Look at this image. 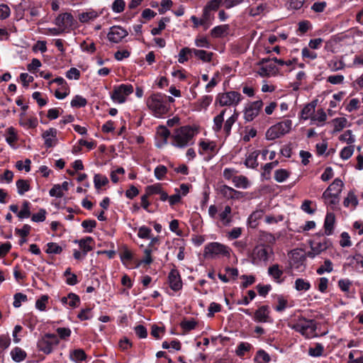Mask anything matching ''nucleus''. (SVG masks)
Instances as JSON below:
<instances>
[{"label":"nucleus","instance_id":"11","mask_svg":"<svg viewBox=\"0 0 363 363\" xmlns=\"http://www.w3.org/2000/svg\"><path fill=\"white\" fill-rule=\"evenodd\" d=\"M331 245L328 240H325L323 242H311V250L306 253V255L310 258H315L317 255H320L322 252L326 250Z\"/></svg>","mask_w":363,"mask_h":363},{"label":"nucleus","instance_id":"53","mask_svg":"<svg viewBox=\"0 0 363 363\" xmlns=\"http://www.w3.org/2000/svg\"><path fill=\"white\" fill-rule=\"evenodd\" d=\"M222 3L223 4V0H211L207 3L204 9L214 13Z\"/></svg>","mask_w":363,"mask_h":363},{"label":"nucleus","instance_id":"29","mask_svg":"<svg viewBox=\"0 0 363 363\" xmlns=\"http://www.w3.org/2000/svg\"><path fill=\"white\" fill-rule=\"evenodd\" d=\"M315 104L314 102L306 104L302 109L301 116L303 119L311 118L315 112Z\"/></svg>","mask_w":363,"mask_h":363},{"label":"nucleus","instance_id":"40","mask_svg":"<svg viewBox=\"0 0 363 363\" xmlns=\"http://www.w3.org/2000/svg\"><path fill=\"white\" fill-rule=\"evenodd\" d=\"M108 180L106 176L96 174L94 177V186L96 189H100L101 186H105L108 184Z\"/></svg>","mask_w":363,"mask_h":363},{"label":"nucleus","instance_id":"43","mask_svg":"<svg viewBox=\"0 0 363 363\" xmlns=\"http://www.w3.org/2000/svg\"><path fill=\"white\" fill-rule=\"evenodd\" d=\"M266 9V4H259L252 6L249 9V14L252 16H256L263 13Z\"/></svg>","mask_w":363,"mask_h":363},{"label":"nucleus","instance_id":"16","mask_svg":"<svg viewBox=\"0 0 363 363\" xmlns=\"http://www.w3.org/2000/svg\"><path fill=\"white\" fill-rule=\"evenodd\" d=\"M57 131L55 128H50L43 133V138L45 139V145L47 147H52L55 145L57 142Z\"/></svg>","mask_w":363,"mask_h":363},{"label":"nucleus","instance_id":"45","mask_svg":"<svg viewBox=\"0 0 363 363\" xmlns=\"http://www.w3.org/2000/svg\"><path fill=\"white\" fill-rule=\"evenodd\" d=\"M283 135L288 133L292 126V121L289 119L284 120L276 124Z\"/></svg>","mask_w":363,"mask_h":363},{"label":"nucleus","instance_id":"47","mask_svg":"<svg viewBox=\"0 0 363 363\" xmlns=\"http://www.w3.org/2000/svg\"><path fill=\"white\" fill-rule=\"evenodd\" d=\"M167 173V168L162 164L157 166L154 170V175L158 180H162Z\"/></svg>","mask_w":363,"mask_h":363},{"label":"nucleus","instance_id":"2","mask_svg":"<svg viewBox=\"0 0 363 363\" xmlns=\"http://www.w3.org/2000/svg\"><path fill=\"white\" fill-rule=\"evenodd\" d=\"M194 130L190 126H182L175 130L172 135V145L184 148L194 143Z\"/></svg>","mask_w":363,"mask_h":363},{"label":"nucleus","instance_id":"46","mask_svg":"<svg viewBox=\"0 0 363 363\" xmlns=\"http://www.w3.org/2000/svg\"><path fill=\"white\" fill-rule=\"evenodd\" d=\"M201 150H199L200 154H203V152H214L216 150V145L213 142H205L201 141L199 143Z\"/></svg>","mask_w":363,"mask_h":363},{"label":"nucleus","instance_id":"37","mask_svg":"<svg viewBox=\"0 0 363 363\" xmlns=\"http://www.w3.org/2000/svg\"><path fill=\"white\" fill-rule=\"evenodd\" d=\"M192 55V48H182L178 55V61L179 63H184L189 60V56Z\"/></svg>","mask_w":363,"mask_h":363},{"label":"nucleus","instance_id":"26","mask_svg":"<svg viewBox=\"0 0 363 363\" xmlns=\"http://www.w3.org/2000/svg\"><path fill=\"white\" fill-rule=\"evenodd\" d=\"M233 183L235 187L243 189H247L250 184L248 179L243 175L233 177Z\"/></svg>","mask_w":363,"mask_h":363},{"label":"nucleus","instance_id":"55","mask_svg":"<svg viewBox=\"0 0 363 363\" xmlns=\"http://www.w3.org/2000/svg\"><path fill=\"white\" fill-rule=\"evenodd\" d=\"M322 198L324 200L325 203L331 206L332 208L339 203V196L333 194L329 193L328 196H322Z\"/></svg>","mask_w":363,"mask_h":363},{"label":"nucleus","instance_id":"38","mask_svg":"<svg viewBox=\"0 0 363 363\" xmlns=\"http://www.w3.org/2000/svg\"><path fill=\"white\" fill-rule=\"evenodd\" d=\"M162 189V184L157 183L152 185L147 186L145 189V194L150 196L154 194H159Z\"/></svg>","mask_w":363,"mask_h":363},{"label":"nucleus","instance_id":"25","mask_svg":"<svg viewBox=\"0 0 363 363\" xmlns=\"http://www.w3.org/2000/svg\"><path fill=\"white\" fill-rule=\"evenodd\" d=\"M192 54L204 62H211L213 56V52L194 48H192Z\"/></svg>","mask_w":363,"mask_h":363},{"label":"nucleus","instance_id":"1","mask_svg":"<svg viewBox=\"0 0 363 363\" xmlns=\"http://www.w3.org/2000/svg\"><path fill=\"white\" fill-rule=\"evenodd\" d=\"M289 327L296 332L301 333L307 339H311L317 335V324L314 320L307 319L303 316H298L289 324Z\"/></svg>","mask_w":363,"mask_h":363},{"label":"nucleus","instance_id":"15","mask_svg":"<svg viewBox=\"0 0 363 363\" xmlns=\"http://www.w3.org/2000/svg\"><path fill=\"white\" fill-rule=\"evenodd\" d=\"M168 279L169 286L173 291H177L182 289V282L179 273L177 270L172 269L169 274Z\"/></svg>","mask_w":363,"mask_h":363},{"label":"nucleus","instance_id":"34","mask_svg":"<svg viewBox=\"0 0 363 363\" xmlns=\"http://www.w3.org/2000/svg\"><path fill=\"white\" fill-rule=\"evenodd\" d=\"M271 358L269 355L263 350H259L254 358L255 363H268Z\"/></svg>","mask_w":363,"mask_h":363},{"label":"nucleus","instance_id":"23","mask_svg":"<svg viewBox=\"0 0 363 363\" xmlns=\"http://www.w3.org/2000/svg\"><path fill=\"white\" fill-rule=\"evenodd\" d=\"M231 211V207L230 206H225L223 211L218 215L220 220L225 226L229 225L232 222Z\"/></svg>","mask_w":363,"mask_h":363},{"label":"nucleus","instance_id":"52","mask_svg":"<svg viewBox=\"0 0 363 363\" xmlns=\"http://www.w3.org/2000/svg\"><path fill=\"white\" fill-rule=\"evenodd\" d=\"M301 57L303 60L308 59L311 60H314L318 57V54L311 50V48L305 47L301 50Z\"/></svg>","mask_w":363,"mask_h":363},{"label":"nucleus","instance_id":"27","mask_svg":"<svg viewBox=\"0 0 363 363\" xmlns=\"http://www.w3.org/2000/svg\"><path fill=\"white\" fill-rule=\"evenodd\" d=\"M19 123L22 126L28 128H35L38 125V119L35 117L27 118H26L25 114L22 113L21 114Z\"/></svg>","mask_w":363,"mask_h":363},{"label":"nucleus","instance_id":"7","mask_svg":"<svg viewBox=\"0 0 363 363\" xmlns=\"http://www.w3.org/2000/svg\"><path fill=\"white\" fill-rule=\"evenodd\" d=\"M241 94L235 91H230L218 94L216 103L220 106H236L241 101Z\"/></svg>","mask_w":363,"mask_h":363},{"label":"nucleus","instance_id":"19","mask_svg":"<svg viewBox=\"0 0 363 363\" xmlns=\"http://www.w3.org/2000/svg\"><path fill=\"white\" fill-rule=\"evenodd\" d=\"M283 274V270L277 264H273L268 268V274L278 284H281L284 281V279L281 278Z\"/></svg>","mask_w":363,"mask_h":363},{"label":"nucleus","instance_id":"63","mask_svg":"<svg viewBox=\"0 0 363 363\" xmlns=\"http://www.w3.org/2000/svg\"><path fill=\"white\" fill-rule=\"evenodd\" d=\"M157 133V135L161 138L162 143L164 144L167 143V138L170 135L169 130L166 127L161 126L158 128Z\"/></svg>","mask_w":363,"mask_h":363},{"label":"nucleus","instance_id":"58","mask_svg":"<svg viewBox=\"0 0 363 363\" xmlns=\"http://www.w3.org/2000/svg\"><path fill=\"white\" fill-rule=\"evenodd\" d=\"M328 67L332 72H336L343 69L345 67L344 62L341 60H330L328 63Z\"/></svg>","mask_w":363,"mask_h":363},{"label":"nucleus","instance_id":"22","mask_svg":"<svg viewBox=\"0 0 363 363\" xmlns=\"http://www.w3.org/2000/svg\"><path fill=\"white\" fill-rule=\"evenodd\" d=\"M335 221V214L331 212L327 213L324 222L325 233L327 235H330L333 233Z\"/></svg>","mask_w":363,"mask_h":363},{"label":"nucleus","instance_id":"32","mask_svg":"<svg viewBox=\"0 0 363 363\" xmlns=\"http://www.w3.org/2000/svg\"><path fill=\"white\" fill-rule=\"evenodd\" d=\"M11 355L13 360H14L16 362H20L26 358V353L21 348L15 347L11 350Z\"/></svg>","mask_w":363,"mask_h":363},{"label":"nucleus","instance_id":"17","mask_svg":"<svg viewBox=\"0 0 363 363\" xmlns=\"http://www.w3.org/2000/svg\"><path fill=\"white\" fill-rule=\"evenodd\" d=\"M343 186V182L340 179H335L333 182L323 192V197L328 196L329 193L340 196Z\"/></svg>","mask_w":363,"mask_h":363},{"label":"nucleus","instance_id":"36","mask_svg":"<svg viewBox=\"0 0 363 363\" xmlns=\"http://www.w3.org/2000/svg\"><path fill=\"white\" fill-rule=\"evenodd\" d=\"M220 192L224 196L228 199H235V194H241V191H236L227 185L221 186Z\"/></svg>","mask_w":363,"mask_h":363},{"label":"nucleus","instance_id":"39","mask_svg":"<svg viewBox=\"0 0 363 363\" xmlns=\"http://www.w3.org/2000/svg\"><path fill=\"white\" fill-rule=\"evenodd\" d=\"M324 347L320 343H316L315 347H309L308 354L311 357H318L323 355Z\"/></svg>","mask_w":363,"mask_h":363},{"label":"nucleus","instance_id":"28","mask_svg":"<svg viewBox=\"0 0 363 363\" xmlns=\"http://www.w3.org/2000/svg\"><path fill=\"white\" fill-rule=\"evenodd\" d=\"M229 30V26L227 24L220 25L214 27L211 31V34L213 38H220L228 34Z\"/></svg>","mask_w":363,"mask_h":363},{"label":"nucleus","instance_id":"41","mask_svg":"<svg viewBox=\"0 0 363 363\" xmlns=\"http://www.w3.org/2000/svg\"><path fill=\"white\" fill-rule=\"evenodd\" d=\"M169 21L170 19L167 17L161 18V20L159 21L158 26L151 30V34L152 35H160L162 30L165 28L166 23L169 22Z\"/></svg>","mask_w":363,"mask_h":363},{"label":"nucleus","instance_id":"31","mask_svg":"<svg viewBox=\"0 0 363 363\" xmlns=\"http://www.w3.org/2000/svg\"><path fill=\"white\" fill-rule=\"evenodd\" d=\"M201 18L204 23V30H207L212 25L213 20L214 19V13L203 8Z\"/></svg>","mask_w":363,"mask_h":363},{"label":"nucleus","instance_id":"6","mask_svg":"<svg viewBox=\"0 0 363 363\" xmlns=\"http://www.w3.org/2000/svg\"><path fill=\"white\" fill-rule=\"evenodd\" d=\"M59 342V338L56 335L46 333L38 340L37 346L40 351L48 354L52 352L53 347L57 345Z\"/></svg>","mask_w":363,"mask_h":363},{"label":"nucleus","instance_id":"57","mask_svg":"<svg viewBox=\"0 0 363 363\" xmlns=\"http://www.w3.org/2000/svg\"><path fill=\"white\" fill-rule=\"evenodd\" d=\"M62 247L55 242H49L47 244V249L45 252L48 254H55L57 255L62 252Z\"/></svg>","mask_w":363,"mask_h":363},{"label":"nucleus","instance_id":"59","mask_svg":"<svg viewBox=\"0 0 363 363\" xmlns=\"http://www.w3.org/2000/svg\"><path fill=\"white\" fill-rule=\"evenodd\" d=\"M77 317L81 320H90L93 317L91 308H86L81 310V311L79 313Z\"/></svg>","mask_w":363,"mask_h":363},{"label":"nucleus","instance_id":"3","mask_svg":"<svg viewBox=\"0 0 363 363\" xmlns=\"http://www.w3.org/2000/svg\"><path fill=\"white\" fill-rule=\"evenodd\" d=\"M225 111L226 109H223L219 114L214 117L212 128L216 133L221 132L223 130L225 135L228 136L230 134L232 126L238 118L239 114L235 111L234 113L224 123V115Z\"/></svg>","mask_w":363,"mask_h":363},{"label":"nucleus","instance_id":"4","mask_svg":"<svg viewBox=\"0 0 363 363\" xmlns=\"http://www.w3.org/2000/svg\"><path fill=\"white\" fill-rule=\"evenodd\" d=\"M166 101L167 96L164 94H155L148 98L147 105L155 116L160 117L168 112Z\"/></svg>","mask_w":363,"mask_h":363},{"label":"nucleus","instance_id":"30","mask_svg":"<svg viewBox=\"0 0 363 363\" xmlns=\"http://www.w3.org/2000/svg\"><path fill=\"white\" fill-rule=\"evenodd\" d=\"M284 135L278 126L275 124L270 127L266 133V138L269 140H273Z\"/></svg>","mask_w":363,"mask_h":363},{"label":"nucleus","instance_id":"8","mask_svg":"<svg viewBox=\"0 0 363 363\" xmlns=\"http://www.w3.org/2000/svg\"><path fill=\"white\" fill-rule=\"evenodd\" d=\"M272 255V250L269 247L257 246L252 254V263L259 265L262 262H267Z\"/></svg>","mask_w":363,"mask_h":363},{"label":"nucleus","instance_id":"51","mask_svg":"<svg viewBox=\"0 0 363 363\" xmlns=\"http://www.w3.org/2000/svg\"><path fill=\"white\" fill-rule=\"evenodd\" d=\"M16 186L18 189V193L20 195L24 194L26 191L30 189V185L26 180L19 179L16 182Z\"/></svg>","mask_w":363,"mask_h":363},{"label":"nucleus","instance_id":"24","mask_svg":"<svg viewBox=\"0 0 363 363\" xmlns=\"http://www.w3.org/2000/svg\"><path fill=\"white\" fill-rule=\"evenodd\" d=\"M264 212L262 210H256L252 212L247 219V223L252 228H255L258 225V220L262 218Z\"/></svg>","mask_w":363,"mask_h":363},{"label":"nucleus","instance_id":"35","mask_svg":"<svg viewBox=\"0 0 363 363\" xmlns=\"http://www.w3.org/2000/svg\"><path fill=\"white\" fill-rule=\"evenodd\" d=\"M70 359L76 362H80L86 359V354L83 350L77 349L70 352Z\"/></svg>","mask_w":363,"mask_h":363},{"label":"nucleus","instance_id":"44","mask_svg":"<svg viewBox=\"0 0 363 363\" xmlns=\"http://www.w3.org/2000/svg\"><path fill=\"white\" fill-rule=\"evenodd\" d=\"M289 172L284 169H277L274 172V179L279 183L284 182L289 177Z\"/></svg>","mask_w":363,"mask_h":363},{"label":"nucleus","instance_id":"9","mask_svg":"<svg viewBox=\"0 0 363 363\" xmlns=\"http://www.w3.org/2000/svg\"><path fill=\"white\" fill-rule=\"evenodd\" d=\"M133 91V87L131 84H121L114 87L111 96L113 101L122 104Z\"/></svg>","mask_w":363,"mask_h":363},{"label":"nucleus","instance_id":"10","mask_svg":"<svg viewBox=\"0 0 363 363\" xmlns=\"http://www.w3.org/2000/svg\"><path fill=\"white\" fill-rule=\"evenodd\" d=\"M74 19L69 13L59 14L55 20V24L62 28L64 32L68 31L74 26Z\"/></svg>","mask_w":363,"mask_h":363},{"label":"nucleus","instance_id":"14","mask_svg":"<svg viewBox=\"0 0 363 363\" xmlns=\"http://www.w3.org/2000/svg\"><path fill=\"white\" fill-rule=\"evenodd\" d=\"M253 319L257 323H272V320L269 316V310L268 306H262L256 310Z\"/></svg>","mask_w":363,"mask_h":363},{"label":"nucleus","instance_id":"18","mask_svg":"<svg viewBox=\"0 0 363 363\" xmlns=\"http://www.w3.org/2000/svg\"><path fill=\"white\" fill-rule=\"evenodd\" d=\"M278 72V69L274 62H271L259 67L257 73L262 77L274 76Z\"/></svg>","mask_w":363,"mask_h":363},{"label":"nucleus","instance_id":"33","mask_svg":"<svg viewBox=\"0 0 363 363\" xmlns=\"http://www.w3.org/2000/svg\"><path fill=\"white\" fill-rule=\"evenodd\" d=\"M30 203L28 201H24L22 204V208L18 213V217L20 219L28 218L30 216Z\"/></svg>","mask_w":363,"mask_h":363},{"label":"nucleus","instance_id":"13","mask_svg":"<svg viewBox=\"0 0 363 363\" xmlns=\"http://www.w3.org/2000/svg\"><path fill=\"white\" fill-rule=\"evenodd\" d=\"M128 33V31L121 26H113L111 28L107 37L109 41L118 43L127 36Z\"/></svg>","mask_w":363,"mask_h":363},{"label":"nucleus","instance_id":"60","mask_svg":"<svg viewBox=\"0 0 363 363\" xmlns=\"http://www.w3.org/2000/svg\"><path fill=\"white\" fill-rule=\"evenodd\" d=\"M327 119V115L323 109H318L316 114L311 117L312 121H318L319 123H324Z\"/></svg>","mask_w":363,"mask_h":363},{"label":"nucleus","instance_id":"50","mask_svg":"<svg viewBox=\"0 0 363 363\" xmlns=\"http://www.w3.org/2000/svg\"><path fill=\"white\" fill-rule=\"evenodd\" d=\"M333 123H334V130L339 132L347 125V120L343 117L336 118L333 120Z\"/></svg>","mask_w":363,"mask_h":363},{"label":"nucleus","instance_id":"62","mask_svg":"<svg viewBox=\"0 0 363 363\" xmlns=\"http://www.w3.org/2000/svg\"><path fill=\"white\" fill-rule=\"evenodd\" d=\"M251 347L250 344L247 342H241L238 345L236 349V354L239 357L243 356L247 351H248Z\"/></svg>","mask_w":363,"mask_h":363},{"label":"nucleus","instance_id":"49","mask_svg":"<svg viewBox=\"0 0 363 363\" xmlns=\"http://www.w3.org/2000/svg\"><path fill=\"white\" fill-rule=\"evenodd\" d=\"M343 203L345 207L351 206L352 208H355L358 204V200L353 193L350 192Z\"/></svg>","mask_w":363,"mask_h":363},{"label":"nucleus","instance_id":"64","mask_svg":"<svg viewBox=\"0 0 363 363\" xmlns=\"http://www.w3.org/2000/svg\"><path fill=\"white\" fill-rule=\"evenodd\" d=\"M340 140L346 142L347 144H352L355 141V138L350 130H347L344 134L341 135Z\"/></svg>","mask_w":363,"mask_h":363},{"label":"nucleus","instance_id":"42","mask_svg":"<svg viewBox=\"0 0 363 363\" xmlns=\"http://www.w3.org/2000/svg\"><path fill=\"white\" fill-rule=\"evenodd\" d=\"M310 288L311 284L309 283V281L301 278L296 279L295 289L297 291H308L309 290Z\"/></svg>","mask_w":363,"mask_h":363},{"label":"nucleus","instance_id":"61","mask_svg":"<svg viewBox=\"0 0 363 363\" xmlns=\"http://www.w3.org/2000/svg\"><path fill=\"white\" fill-rule=\"evenodd\" d=\"M354 152V146L350 145L345 147L340 153V157L344 160H348Z\"/></svg>","mask_w":363,"mask_h":363},{"label":"nucleus","instance_id":"21","mask_svg":"<svg viewBox=\"0 0 363 363\" xmlns=\"http://www.w3.org/2000/svg\"><path fill=\"white\" fill-rule=\"evenodd\" d=\"M259 155V151L255 150L253 152H250L245 159L244 162L245 165L247 168L255 169L258 166L257 157Z\"/></svg>","mask_w":363,"mask_h":363},{"label":"nucleus","instance_id":"48","mask_svg":"<svg viewBox=\"0 0 363 363\" xmlns=\"http://www.w3.org/2000/svg\"><path fill=\"white\" fill-rule=\"evenodd\" d=\"M333 263L330 259H325L324 264L319 267L316 271L317 274L321 275L325 272L330 273L333 271Z\"/></svg>","mask_w":363,"mask_h":363},{"label":"nucleus","instance_id":"12","mask_svg":"<svg viewBox=\"0 0 363 363\" xmlns=\"http://www.w3.org/2000/svg\"><path fill=\"white\" fill-rule=\"evenodd\" d=\"M262 105V101H256L251 103L245 110V120L246 121H252L258 115Z\"/></svg>","mask_w":363,"mask_h":363},{"label":"nucleus","instance_id":"54","mask_svg":"<svg viewBox=\"0 0 363 363\" xmlns=\"http://www.w3.org/2000/svg\"><path fill=\"white\" fill-rule=\"evenodd\" d=\"M97 16V13L95 11L84 12L79 15V20L82 23H86L90 20L96 18Z\"/></svg>","mask_w":363,"mask_h":363},{"label":"nucleus","instance_id":"56","mask_svg":"<svg viewBox=\"0 0 363 363\" xmlns=\"http://www.w3.org/2000/svg\"><path fill=\"white\" fill-rule=\"evenodd\" d=\"M86 100L84 97L77 95L71 101V106L75 108L84 107L86 105Z\"/></svg>","mask_w":363,"mask_h":363},{"label":"nucleus","instance_id":"5","mask_svg":"<svg viewBox=\"0 0 363 363\" xmlns=\"http://www.w3.org/2000/svg\"><path fill=\"white\" fill-rule=\"evenodd\" d=\"M230 255V247L220 242H210L204 247V256L207 258L215 259L220 257H229Z\"/></svg>","mask_w":363,"mask_h":363},{"label":"nucleus","instance_id":"20","mask_svg":"<svg viewBox=\"0 0 363 363\" xmlns=\"http://www.w3.org/2000/svg\"><path fill=\"white\" fill-rule=\"evenodd\" d=\"M79 245L80 249L83 252V256H86V254L91 251L94 248V240L91 237H86L84 239H81L76 241Z\"/></svg>","mask_w":363,"mask_h":363}]
</instances>
